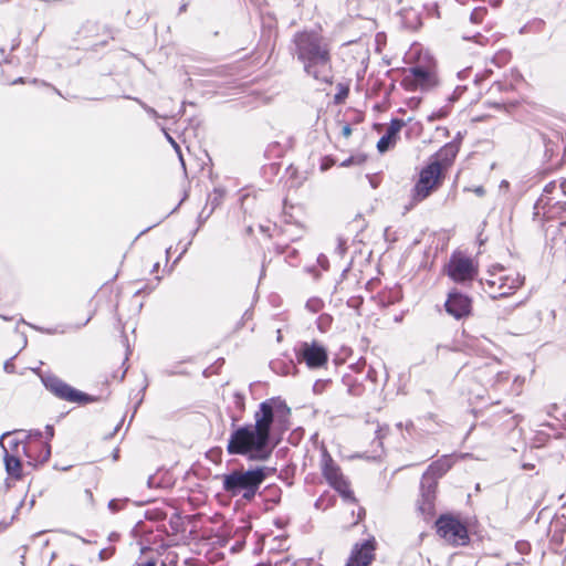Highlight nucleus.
<instances>
[{"label":"nucleus","instance_id":"1","mask_svg":"<svg viewBox=\"0 0 566 566\" xmlns=\"http://www.w3.org/2000/svg\"><path fill=\"white\" fill-rule=\"evenodd\" d=\"M290 415V407L281 398L266 399L254 412V424H245L231 432L227 452L244 455L251 461H266L273 451L271 432L285 431Z\"/></svg>","mask_w":566,"mask_h":566},{"label":"nucleus","instance_id":"2","mask_svg":"<svg viewBox=\"0 0 566 566\" xmlns=\"http://www.w3.org/2000/svg\"><path fill=\"white\" fill-rule=\"evenodd\" d=\"M293 43L304 72L317 82L331 84L333 71L328 41L316 31H302L294 35Z\"/></svg>","mask_w":566,"mask_h":566},{"label":"nucleus","instance_id":"3","mask_svg":"<svg viewBox=\"0 0 566 566\" xmlns=\"http://www.w3.org/2000/svg\"><path fill=\"white\" fill-rule=\"evenodd\" d=\"M266 479V468L259 467L252 470H235L223 475L222 488L231 496H241L251 501Z\"/></svg>","mask_w":566,"mask_h":566},{"label":"nucleus","instance_id":"4","mask_svg":"<svg viewBox=\"0 0 566 566\" xmlns=\"http://www.w3.org/2000/svg\"><path fill=\"white\" fill-rule=\"evenodd\" d=\"M437 534L451 546H464L469 543L467 525L451 514L441 515L436 522Z\"/></svg>","mask_w":566,"mask_h":566},{"label":"nucleus","instance_id":"5","mask_svg":"<svg viewBox=\"0 0 566 566\" xmlns=\"http://www.w3.org/2000/svg\"><path fill=\"white\" fill-rule=\"evenodd\" d=\"M523 283L524 277L520 273L514 271L506 272L500 269L496 272L490 273L489 279L485 281V291L493 298L503 297L520 289Z\"/></svg>","mask_w":566,"mask_h":566},{"label":"nucleus","instance_id":"6","mask_svg":"<svg viewBox=\"0 0 566 566\" xmlns=\"http://www.w3.org/2000/svg\"><path fill=\"white\" fill-rule=\"evenodd\" d=\"M443 181V171L439 163H429L421 169L419 180L413 188V199L422 201L436 191Z\"/></svg>","mask_w":566,"mask_h":566},{"label":"nucleus","instance_id":"7","mask_svg":"<svg viewBox=\"0 0 566 566\" xmlns=\"http://www.w3.org/2000/svg\"><path fill=\"white\" fill-rule=\"evenodd\" d=\"M321 468L324 478L332 488H334L345 499H353V493L347 480L326 449L322 450Z\"/></svg>","mask_w":566,"mask_h":566},{"label":"nucleus","instance_id":"8","mask_svg":"<svg viewBox=\"0 0 566 566\" xmlns=\"http://www.w3.org/2000/svg\"><path fill=\"white\" fill-rule=\"evenodd\" d=\"M298 358L305 361L308 368L316 369L327 364L328 354L326 348L316 342L303 343L298 350Z\"/></svg>","mask_w":566,"mask_h":566},{"label":"nucleus","instance_id":"9","mask_svg":"<svg viewBox=\"0 0 566 566\" xmlns=\"http://www.w3.org/2000/svg\"><path fill=\"white\" fill-rule=\"evenodd\" d=\"M448 274L454 282H467L475 276L476 269L471 259L454 254L448 264Z\"/></svg>","mask_w":566,"mask_h":566},{"label":"nucleus","instance_id":"10","mask_svg":"<svg viewBox=\"0 0 566 566\" xmlns=\"http://www.w3.org/2000/svg\"><path fill=\"white\" fill-rule=\"evenodd\" d=\"M403 83L409 90H427L436 84V75L430 70L416 66L406 73Z\"/></svg>","mask_w":566,"mask_h":566},{"label":"nucleus","instance_id":"11","mask_svg":"<svg viewBox=\"0 0 566 566\" xmlns=\"http://www.w3.org/2000/svg\"><path fill=\"white\" fill-rule=\"evenodd\" d=\"M375 541L367 539L353 547L346 566H368L374 559Z\"/></svg>","mask_w":566,"mask_h":566},{"label":"nucleus","instance_id":"12","mask_svg":"<svg viewBox=\"0 0 566 566\" xmlns=\"http://www.w3.org/2000/svg\"><path fill=\"white\" fill-rule=\"evenodd\" d=\"M446 310L455 318H462L471 312V300L458 292L450 293L446 302Z\"/></svg>","mask_w":566,"mask_h":566},{"label":"nucleus","instance_id":"13","mask_svg":"<svg viewBox=\"0 0 566 566\" xmlns=\"http://www.w3.org/2000/svg\"><path fill=\"white\" fill-rule=\"evenodd\" d=\"M436 489V481L430 483L424 481L422 482V493L418 501V511L423 515L424 518L431 517L434 513Z\"/></svg>","mask_w":566,"mask_h":566},{"label":"nucleus","instance_id":"14","mask_svg":"<svg viewBox=\"0 0 566 566\" xmlns=\"http://www.w3.org/2000/svg\"><path fill=\"white\" fill-rule=\"evenodd\" d=\"M403 126L405 122L402 119H392L390 122L386 134L377 143V149L379 153L387 151L396 144L398 135Z\"/></svg>","mask_w":566,"mask_h":566},{"label":"nucleus","instance_id":"15","mask_svg":"<svg viewBox=\"0 0 566 566\" xmlns=\"http://www.w3.org/2000/svg\"><path fill=\"white\" fill-rule=\"evenodd\" d=\"M459 151V145L457 143H449L444 145L433 157L430 163H439L442 171L447 170L453 163Z\"/></svg>","mask_w":566,"mask_h":566},{"label":"nucleus","instance_id":"16","mask_svg":"<svg viewBox=\"0 0 566 566\" xmlns=\"http://www.w3.org/2000/svg\"><path fill=\"white\" fill-rule=\"evenodd\" d=\"M452 465L451 459L446 457L433 462L423 474L424 482H432L436 478L443 475Z\"/></svg>","mask_w":566,"mask_h":566},{"label":"nucleus","instance_id":"17","mask_svg":"<svg viewBox=\"0 0 566 566\" xmlns=\"http://www.w3.org/2000/svg\"><path fill=\"white\" fill-rule=\"evenodd\" d=\"M55 396L71 402H86L90 400L87 395L74 389L65 382L63 384V388H60V391Z\"/></svg>","mask_w":566,"mask_h":566},{"label":"nucleus","instance_id":"18","mask_svg":"<svg viewBox=\"0 0 566 566\" xmlns=\"http://www.w3.org/2000/svg\"><path fill=\"white\" fill-rule=\"evenodd\" d=\"M35 444L32 441H29L28 444L23 447L25 454L33 459L36 462H46L51 455V447L49 443H43L42 449L38 455H34Z\"/></svg>","mask_w":566,"mask_h":566},{"label":"nucleus","instance_id":"19","mask_svg":"<svg viewBox=\"0 0 566 566\" xmlns=\"http://www.w3.org/2000/svg\"><path fill=\"white\" fill-rule=\"evenodd\" d=\"M1 446L4 447L2 442H1ZM3 449H4V463H6L7 472L14 478H19L21 474L20 460L13 455H10L6 448H3Z\"/></svg>","mask_w":566,"mask_h":566},{"label":"nucleus","instance_id":"20","mask_svg":"<svg viewBox=\"0 0 566 566\" xmlns=\"http://www.w3.org/2000/svg\"><path fill=\"white\" fill-rule=\"evenodd\" d=\"M45 387L56 395L60 391V388H63V381L56 377H46L44 380Z\"/></svg>","mask_w":566,"mask_h":566},{"label":"nucleus","instance_id":"21","mask_svg":"<svg viewBox=\"0 0 566 566\" xmlns=\"http://www.w3.org/2000/svg\"><path fill=\"white\" fill-rule=\"evenodd\" d=\"M366 160V156L365 155H355V156H352L349 158H347L346 160H344L340 166L342 167H349L352 165H361L364 164Z\"/></svg>","mask_w":566,"mask_h":566},{"label":"nucleus","instance_id":"22","mask_svg":"<svg viewBox=\"0 0 566 566\" xmlns=\"http://www.w3.org/2000/svg\"><path fill=\"white\" fill-rule=\"evenodd\" d=\"M82 501L88 505H93L94 497H93V493L91 492V490H88V489L84 490V492L82 494Z\"/></svg>","mask_w":566,"mask_h":566},{"label":"nucleus","instance_id":"23","mask_svg":"<svg viewBox=\"0 0 566 566\" xmlns=\"http://www.w3.org/2000/svg\"><path fill=\"white\" fill-rule=\"evenodd\" d=\"M484 14V10L483 9H476L472 12L471 14V20L473 22H479L482 18V15Z\"/></svg>","mask_w":566,"mask_h":566},{"label":"nucleus","instance_id":"24","mask_svg":"<svg viewBox=\"0 0 566 566\" xmlns=\"http://www.w3.org/2000/svg\"><path fill=\"white\" fill-rule=\"evenodd\" d=\"M306 306L313 311V312H317L319 306H321V302L317 301V300H313V301H308Z\"/></svg>","mask_w":566,"mask_h":566},{"label":"nucleus","instance_id":"25","mask_svg":"<svg viewBox=\"0 0 566 566\" xmlns=\"http://www.w3.org/2000/svg\"><path fill=\"white\" fill-rule=\"evenodd\" d=\"M342 135H343L345 138H348V137L352 135V128H350V125H349V124H345V125H343V127H342Z\"/></svg>","mask_w":566,"mask_h":566},{"label":"nucleus","instance_id":"26","mask_svg":"<svg viewBox=\"0 0 566 566\" xmlns=\"http://www.w3.org/2000/svg\"><path fill=\"white\" fill-rule=\"evenodd\" d=\"M139 103H140V105L143 106V108H144V109H145L149 115H151L153 117H157V116H158L157 112H156L153 107H149V106H147L146 104H144V103H142V102H139Z\"/></svg>","mask_w":566,"mask_h":566},{"label":"nucleus","instance_id":"27","mask_svg":"<svg viewBox=\"0 0 566 566\" xmlns=\"http://www.w3.org/2000/svg\"><path fill=\"white\" fill-rule=\"evenodd\" d=\"M111 555H112V552H111V551L102 549V551L99 552V559H101V560H105V559H107Z\"/></svg>","mask_w":566,"mask_h":566},{"label":"nucleus","instance_id":"28","mask_svg":"<svg viewBox=\"0 0 566 566\" xmlns=\"http://www.w3.org/2000/svg\"><path fill=\"white\" fill-rule=\"evenodd\" d=\"M45 439L49 440L54 436V430L52 426H46L45 428Z\"/></svg>","mask_w":566,"mask_h":566},{"label":"nucleus","instance_id":"29","mask_svg":"<svg viewBox=\"0 0 566 566\" xmlns=\"http://www.w3.org/2000/svg\"><path fill=\"white\" fill-rule=\"evenodd\" d=\"M13 368H14V366H13V364H12L11 361H7V363L4 364V369H6V371H8V373H12V371H13Z\"/></svg>","mask_w":566,"mask_h":566},{"label":"nucleus","instance_id":"30","mask_svg":"<svg viewBox=\"0 0 566 566\" xmlns=\"http://www.w3.org/2000/svg\"><path fill=\"white\" fill-rule=\"evenodd\" d=\"M443 116H444V114H443V113H440V112H439V113H437V114H436V113H433V114L429 117V119H430V120H434V119H437V118H441V117H443Z\"/></svg>","mask_w":566,"mask_h":566},{"label":"nucleus","instance_id":"31","mask_svg":"<svg viewBox=\"0 0 566 566\" xmlns=\"http://www.w3.org/2000/svg\"><path fill=\"white\" fill-rule=\"evenodd\" d=\"M137 566H156V562L155 560H147L145 563L137 564Z\"/></svg>","mask_w":566,"mask_h":566},{"label":"nucleus","instance_id":"32","mask_svg":"<svg viewBox=\"0 0 566 566\" xmlns=\"http://www.w3.org/2000/svg\"><path fill=\"white\" fill-rule=\"evenodd\" d=\"M29 438L32 439V438H42V433L40 431H34L32 433L29 434Z\"/></svg>","mask_w":566,"mask_h":566},{"label":"nucleus","instance_id":"33","mask_svg":"<svg viewBox=\"0 0 566 566\" xmlns=\"http://www.w3.org/2000/svg\"><path fill=\"white\" fill-rule=\"evenodd\" d=\"M475 193L479 195V196H482L484 195V189L482 187H478L475 190Z\"/></svg>","mask_w":566,"mask_h":566},{"label":"nucleus","instance_id":"34","mask_svg":"<svg viewBox=\"0 0 566 566\" xmlns=\"http://www.w3.org/2000/svg\"><path fill=\"white\" fill-rule=\"evenodd\" d=\"M166 137H167V139L169 140V143H170L171 145H172V144H175L174 138H172L171 136H169L167 133H166Z\"/></svg>","mask_w":566,"mask_h":566},{"label":"nucleus","instance_id":"35","mask_svg":"<svg viewBox=\"0 0 566 566\" xmlns=\"http://www.w3.org/2000/svg\"><path fill=\"white\" fill-rule=\"evenodd\" d=\"M9 443L12 447H18L19 446V443L15 440H10Z\"/></svg>","mask_w":566,"mask_h":566},{"label":"nucleus","instance_id":"36","mask_svg":"<svg viewBox=\"0 0 566 566\" xmlns=\"http://www.w3.org/2000/svg\"><path fill=\"white\" fill-rule=\"evenodd\" d=\"M174 148L179 153L180 151V148L178 146V144L175 142V144H172Z\"/></svg>","mask_w":566,"mask_h":566},{"label":"nucleus","instance_id":"37","mask_svg":"<svg viewBox=\"0 0 566 566\" xmlns=\"http://www.w3.org/2000/svg\"><path fill=\"white\" fill-rule=\"evenodd\" d=\"M109 507H111L112 510H113V509H115V501H111V502H109Z\"/></svg>","mask_w":566,"mask_h":566},{"label":"nucleus","instance_id":"38","mask_svg":"<svg viewBox=\"0 0 566 566\" xmlns=\"http://www.w3.org/2000/svg\"><path fill=\"white\" fill-rule=\"evenodd\" d=\"M9 437V433H3V439L8 438Z\"/></svg>","mask_w":566,"mask_h":566}]
</instances>
